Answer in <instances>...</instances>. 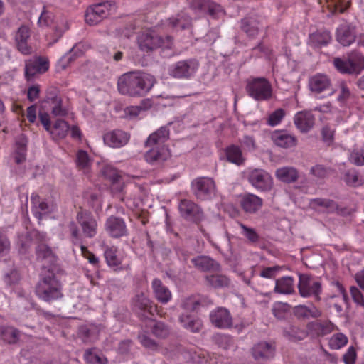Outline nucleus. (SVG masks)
Listing matches in <instances>:
<instances>
[{
	"instance_id": "3c124183",
	"label": "nucleus",
	"mask_w": 364,
	"mask_h": 364,
	"mask_svg": "<svg viewBox=\"0 0 364 364\" xmlns=\"http://www.w3.org/2000/svg\"><path fill=\"white\" fill-rule=\"evenodd\" d=\"M213 19H218L225 16V12L222 7L211 1H209L208 6H207L206 11Z\"/></svg>"
},
{
	"instance_id": "393cba45",
	"label": "nucleus",
	"mask_w": 364,
	"mask_h": 364,
	"mask_svg": "<svg viewBox=\"0 0 364 364\" xmlns=\"http://www.w3.org/2000/svg\"><path fill=\"white\" fill-rule=\"evenodd\" d=\"M46 38L49 41L48 45L52 46L56 43L69 29L68 24H43Z\"/></svg>"
},
{
	"instance_id": "c756f323",
	"label": "nucleus",
	"mask_w": 364,
	"mask_h": 364,
	"mask_svg": "<svg viewBox=\"0 0 364 364\" xmlns=\"http://www.w3.org/2000/svg\"><path fill=\"white\" fill-rule=\"evenodd\" d=\"M181 355L186 362L192 361L196 363L203 364L207 362L208 353L203 350H196L194 348H182L180 350Z\"/></svg>"
},
{
	"instance_id": "4c0bfd02",
	"label": "nucleus",
	"mask_w": 364,
	"mask_h": 364,
	"mask_svg": "<svg viewBox=\"0 0 364 364\" xmlns=\"http://www.w3.org/2000/svg\"><path fill=\"white\" fill-rule=\"evenodd\" d=\"M331 39L330 32L327 30H318L309 35V41L315 47L326 46Z\"/></svg>"
},
{
	"instance_id": "c9c22d12",
	"label": "nucleus",
	"mask_w": 364,
	"mask_h": 364,
	"mask_svg": "<svg viewBox=\"0 0 364 364\" xmlns=\"http://www.w3.org/2000/svg\"><path fill=\"white\" fill-rule=\"evenodd\" d=\"M191 262L196 268L203 272L217 269L219 267L215 260L207 256H198L193 258Z\"/></svg>"
},
{
	"instance_id": "9d476101",
	"label": "nucleus",
	"mask_w": 364,
	"mask_h": 364,
	"mask_svg": "<svg viewBox=\"0 0 364 364\" xmlns=\"http://www.w3.org/2000/svg\"><path fill=\"white\" fill-rule=\"evenodd\" d=\"M199 67L198 62L195 59L181 60L172 65L169 68V74L174 78L188 79L195 75Z\"/></svg>"
},
{
	"instance_id": "6ab92c4d",
	"label": "nucleus",
	"mask_w": 364,
	"mask_h": 364,
	"mask_svg": "<svg viewBox=\"0 0 364 364\" xmlns=\"http://www.w3.org/2000/svg\"><path fill=\"white\" fill-rule=\"evenodd\" d=\"M129 139V134L121 129L109 131L103 136L105 144L112 148H121L125 146Z\"/></svg>"
},
{
	"instance_id": "c85d7f7f",
	"label": "nucleus",
	"mask_w": 364,
	"mask_h": 364,
	"mask_svg": "<svg viewBox=\"0 0 364 364\" xmlns=\"http://www.w3.org/2000/svg\"><path fill=\"white\" fill-rule=\"evenodd\" d=\"M102 175L112 183V191L114 193L123 191L124 186L119 182L121 176L115 168L110 166H105L102 169Z\"/></svg>"
},
{
	"instance_id": "f3484780",
	"label": "nucleus",
	"mask_w": 364,
	"mask_h": 364,
	"mask_svg": "<svg viewBox=\"0 0 364 364\" xmlns=\"http://www.w3.org/2000/svg\"><path fill=\"white\" fill-rule=\"evenodd\" d=\"M275 350L273 343L262 341L252 347V355L256 361L263 364L274 358Z\"/></svg>"
},
{
	"instance_id": "4468645a",
	"label": "nucleus",
	"mask_w": 364,
	"mask_h": 364,
	"mask_svg": "<svg viewBox=\"0 0 364 364\" xmlns=\"http://www.w3.org/2000/svg\"><path fill=\"white\" fill-rule=\"evenodd\" d=\"M49 69V61L44 57H37L33 60L26 61L25 77L27 81L31 80L36 75L42 74Z\"/></svg>"
},
{
	"instance_id": "79ce46f5",
	"label": "nucleus",
	"mask_w": 364,
	"mask_h": 364,
	"mask_svg": "<svg viewBox=\"0 0 364 364\" xmlns=\"http://www.w3.org/2000/svg\"><path fill=\"white\" fill-rule=\"evenodd\" d=\"M19 336L18 331L11 326H0V338L8 343H15Z\"/></svg>"
},
{
	"instance_id": "774afa93",
	"label": "nucleus",
	"mask_w": 364,
	"mask_h": 364,
	"mask_svg": "<svg viewBox=\"0 0 364 364\" xmlns=\"http://www.w3.org/2000/svg\"><path fill=\"white\" fill-rule=\"evenodd\" d=\"M350 161L357 166L364 165V151L363 150L353 151L350 154Z\"/></svg>"
},
{
	"instance_id": "ddd939ff",
	"label": "nucleus",
	"mask_w": 364,
	"mask_h": 364,
	"mask_svg": "<svg viewBox=\"0 0 364 364\" xmlns=\"http://www.w3.org/2000/svg\"><path fill=\"white\" fill-rule=\"evenodd\" d=\"M133 306L135 311H139V314H148L150 316L156 314L161 317L163 316L157 305L154 304L144 292L137 294L135 296L133 299Z\"/></svg>"
},
{
	"instance_id": "f257e3e1",
	"label": "nucleus",
	"mask_w": 364,
	"mask_h": 364,
	"mask_svg": "<svg viewBox=\"0 0 364 364\" xmlns=\"http://www.w3.org/2000/svg\"><path fill=\"white\" fill-rule=\"evenodd\" d=\"M156 82L154 76L139 72H129L121 75L117 82L120 94L130 97L145 96Z\"/></svg>"
},
{
	"instance_id": "2f4dec72",
	"label": "nucleus",
	"mask_w": 364,
	"mask_h": 364,
	"mask_svg": "<svg viewBox=\"0 0 364 364\" xmlns=\"http://www.w3.org/2000/svg\"><path fill=\"white\" fill-rule=\"evenodd\" d=\"M70 129V126L67 122L63 119H57L53 123L50 131L48 132L50 134L51 138L54 141H58L64 139Z\"/></svg>"
},
{
	"instance_id": "a878e982",
	"label": "nucleus",
	"mask_w": 364,
	"mask_h": 364,
	"mask_svg": "<svg viewBox=\"0 0 364 364\" xmlns=\"http://www.w3.org/2000/svg\"><path fill=\"white\" fill-rule=\"evenodd\" d=\"M294 124L301 132H309L314 125L315 118L310 112H299L294 117Z\"/></svg>"
},
{
	"instance_id": "9b49d317",
	"label": "nucleus",
	"mask_w": 364,
	"mask_h": 364,
	"mask_svg": "<svg viewBox=\"0 0 364 364\" xmlns=\"http://www.w3.org/2000/svg\"><path fill=\"white\" fill-rule=\"evenodd\" d=\"M115 9L113 1H104L89 6L85 14L86 23H100L105 19L112 10Z\"/></svg>"
},
{
	"instance_id": "5701e85b",
	"label": "nucleus",
	"mask_w": 364,
	"mask_h": 364,
	"mask_svg": "<svg viewBox=\"0 0 364 364\" xmlns=\"http://www.w3.org/2000/svg\"><path fill=\"white\" fill-rule=\"evenodd\" d=\"M30 34V28L28 25L22 24L18 28L15 37L18 50L25 55H29L32 52L31 47L28 44Z\"/></svg>"
},
{
	"instance_id": "69168bd1",
	"label": "nucleus",
	"mask_w": 364,
	"mask_h": 364,
	"mask_svg": "<svg viewBox=\"0 0 364 364\" xmlns=\"http://www.w3.org/2000/svg\"><path fill=\"white\" fill-rule=\"evenodd\" d=\"M334 129L328 126H325L321 130L322 139L324 142L330 145L333 141Z\"/></svg>"
},
{
	"instance_id": "e2e57ef3",
	"label": "nucleus",
	"mask_w": 364,
	"mask_h": 364,
	"mask_svg": "<svg viewBox=\"0 0 364 364\" xmlns=\"http://www.w3.org/2000/svg\"><path fill=\"white\" fill-rule=\"evenodd\" d=\"M139 340L141 345L150 350H156L158 348L157 343L152 339H151L149 337H148L146 335L141 334L139 336Z\"/></svg>"
},
{
	"instance_id": "0e129e2a",
	"label": "nucleus",
	"mask_w": 364,
	"mask_h": 364,
	"mask_svg": "<svg viewBox=\"0 0 364 364\" xmlns=\"http://www.w3.org/2000/svg\"><path fill=\"white\" fill-rule=\"evenodd\" d=\"M280 269L281 267L279 266L265 267L260 272L259 276L263 278L272 279Z\"/></svg>"
},
{
	"instance_id": "aec40b11",
	"label": "nucleus",
	"mask_w": 364,
	"mask_h": 364,
	"mask_svg": "<svg viewBox=\"0 0 364 364\" xmlns=\"http://www.w3.org/2000/svg\"><path fill=\"white\" fill-rule=\"evenodd\" d=\"M211 323L219 328H228L232 325V318L229 311L223 307L211 311L210 314Z\"/></svg>"
},
{
	"instance_id": "7ed1b4c3",
	"label": "nucleus",
	"mask_w": 364,
	"mask_h": 364,
	"mask_svg": "<svg viewBox=\"0 0 364 364\" xmlns=\"http://www.w3.org/2000/svg\"><path fill=\"white\" fill-rule=\"evenodd\" d=\"M169 134V129L163 126L149 136L144 144L146 148H149L144 156L147 162L158 163L166 161L170 156L168 149L164 144Z\"/></svg>"
},
{
	"instance_id": "6e6d98bb",
	"label": "nucleus",
	"mask_w": 364,
	"mask_h": 364,
	"mask_svg": "<svg viewBox=\"0 0 364 364\" xmlns=\"http://www.w3.org/2000/svg\"><path fill=\"white\" fill-rule=\"evenodd\" d=\"M11 248V242L8 237L0 230V259L6 256Z\"/></svg>"
},
{
	"instance_id": "20e7f679",
	"label": "nucleus",
	"mask_w": 364,
	"mask_h": 364,
	"mask_svg": "<svg viewBox=\"0 0 364 364\" xmlns=\"http://www.w3.org/2000/svg\"><path fill=\"white\" fill-rule=\"evenodd\" d=\"M35 293L39 299L52 302L63 298V284L53 272L48 271L41 275Z\"/></svg>"
},
{
	"instance_id": "680f3d73",
	"label": "nucleus",
	"mask_w": 364,
	"mask_h": 364,
	"mask_svg": "<svg viewBox=\"0 0 364 364\" xmlns=\"http://www.w3.org/2000/svg\"><path fill=\"white\" fill-rule=\"evenodd\" d=\"M311 173L318 178H326L328 173L329 170L323 165H316L311 168Z\"/></svg>"
},
{
	"instance_id": "bf43d9fd",
	"label": "nucleus",
	"mask_w": 364,
	"mask_h": 364,
	"mask_svg": "<svg viewBox=\"0 0 364 364\" xmlns=\"http://www.w3.org/2000/svg\"><path fill=\"white\" fill-rule=\"evenodd\" d=\"M74 245L80 247L82 257L87 259L91 264H98L99 259L87 249L85 243Z\"/></svg>"
},
{
	"instance_id": "37998d69",
	"label": "nucleus",
	"mask_w": 364,
	"mask_h": 364,
	"mask_svg": "<svg viewBox=\"0 0 364 364\" xmlns=\"http://www.w3.org/2000/svg\"><path fill=\"white\" fill-rule=\"evenodd\" d=\"M205 280L209 286L215 289L227 287L230 284L229 278L223 274L207 275Z\"/></svg>"
},
{
	"instance_id": "58836bf2",
	"label": "nucleus",
	"mask_w": 364,
	"mask_h": 364,
	"mask_svg": "<svg viewBox=\"0 0 364 364\" xmlns=\"http://www.w3.org/2000/svg\"><path fill=\"white\" fill-rule=\"evenodd\" d=\"M46 100L48 102L53 105L52 107V114L53 115L63 117L67 114V110L62 107L61 98L56 92L48 93L46 96Z\"/></svg>"
},
{
	"instance_id": "4d7b16f0",
	"label": "nucleus",
	"mask_w": 364,
	"mask_h": 364,
	"mask_svg": "<svg viewBox=\"0 0 364 364\" xmlns=\"http://www.w3.org/2000/svg\"><path fill=\"white\" fill-rule=\"evenodd\" d=\"M239 225L242 230L241 234L244 235L250 242H257L259 240V235L253 228H248L241 223H239Z\"/></svg>"
},
{
	"instance_id": "39448f33",
	"label": "nucleus",
	"mask_w": 364,
	"mask_h": 364,
	"mask_svg": "<svg viewBox=\"0 0 364 364\" xmlns=\"http://www.w3.org/2000/svg\"><path fill=\"white\" fill-rule=\"evenodd\" d=\"M137 43L141 50L148 53L157 48L163 51L170 50L173 47V40L170 36L163 37L154 30H146L139 35Z\"/></svg>"
},
{
	"instance_id": "e433bc0d",
	"label": "nucleus",
	"mask_w": 364,
	"mask_h": 364,
	"mask_svg": "<svg viewBox=\"0 0 364 364\" xmlns=\"http://www.w3.org/2000/svg\"><path fill=\"white\" fill-rule=\"evenodd\" d=\"M283 335L291 341H299L306 338L308 333L297 326L291 325L284 328Z\"/></svg>"
},
{
	"instance_id": "bb28decb",
	"label": "nucleus",
	"mask_w": 364,
	"mask_h": 364,
	"mask_svg": "<svg viewBox=\"0 0 364 364\" xmlns=\"http://www.w3.org/2000/svg\"><path fill=\"white\" fill-rule=\"evenodd\" d=\"M308 330L316 336H323L337 329V326L329 321H317L307 325Z\"/></svg>"
},
{
	"instance_id": "b1692460",
	"label": "nucleus",
	"mask_w": 364,
	"mask_h": 364,
	"mask_svg": "<svg viewBox=\"0 0 364 364\" xmlns=\"http://www.w3.org/2000/svg\"><path fill=\"white\" fill-rule=\"evenodd\" d=\"M271 137L277 146L284 149L292 148L297 144L296 137L284 130L274 132Z\"/></svg>"
},
{
	"instance_id": "ea45409f",
	"label": "nucleus",
	"mask_w": 364,
	"mask_h": 364,
	"mask_svg": "<svg viewBox=\"0 0 364 364\" xmlns=\"http://www.w3.org/2000/svg\"><path fill=\"white\" fill-rule=\"evenodd\" d=\"M27 142V139L24 136H21L16 142L14 160L18 164L23 163L26 159Z\"/></svg>"
},
{
	"instance_id": "f8f14e48",
	"label": "nucleus",
	"mask_w": 364,
	"mask_h": 364,
	"mask_svg": "<svg viewBox=\"0 0 364 364\" xmlns=\"http://www.w3.org/2000/svg\"><path fill=\"white\" fill-rule=\"evenodd\" d=\"M309 88L315 95L333 93L331 87V82L328 75L321 73H316L309 77Z\"/></svg>"
},
{
	"instance_id": "f03ea898",
	"label": "nucleus",
	"mask_w": 364,
	"mask_h": 364,
	"mask_svg": "<svg viewBox=\"0 0 364 364\" xmlns=\"http://www.w3.org/2000/svg\"><path fill=\"white\" fill-rule=\"evenodd\" d=\"M76 220L81 228V232L75 222L71 221L68 225L70 240L73 245L85 243V238L92 239L95 237L98 225L91 213L80 210L77 213Z\"/></svg>"
},
{
	"instance_id": "dca6fc26",
	"label": "nucleus",
	"mask_w": 364,
	"mask_h": 364,
	"mask_svg": "<svg viewBox=\"0 0 364 364\" xmlns=\"http://www.w3.org/2000/svg\"><path fill=\"white\" fill-rule=\"evenodd\" d=\"M178 208L181 215L186 220L197 223L200 222L203 218V213L201 208L196 203L190 200H181Z\"/></svg>"
},
{
	"instance_id": "49530a36",
	"label": "nucleus",
	"mask_w": 364,
	"mask_h": 364,
	"mask_svg": "<svg viewBox=\"0 0 364 364\" xmlns=\"http://www.w3.org/2000/svg\"><path fill=\"white\" fill-rule=\"evenodd\" d=\"M117 250L114 247H108L105 251V258L108 266L116 267L121 263V259L117 256Z\"/></svg>"
},
{
	"instance_id": "2eb2a0df",
	"label": "nucleus",
	"mask_w": 364,
	"mask_h": 364,
	"mask_svg": "<svg viewBox=\"0 0 364 364\" xmlns=\"http://www.w3.org/2000/svg\"><path fill=\"white\" fill-rule=\"evenodd\" d=\"M250 183L257 189L262 191H269L273 185L271 176L262 169H255L248 176Z\"/></svg>"
},
{
	"instance_id": "8fccbe9b",
	"label": "nucleus",
	"mask_w": 364,
	"mask_h": 364,
	"mask_svg": "<svg viewBox=\"0 0 364 364\" xmlns=\"http://www.w3.org/2000/svg\"><path fill=\"white\" fill-rule=\"evenodd\" d=\"M352 93L345 82H341L338 87V102L341 105H346L351 98Z\"/></svg>"
},
{
	"instance_id": "4be33fe9",
	"label": "nucleus",
	"mask_w": 364,
	"mask_h": 364,
	"mask_svg": "<svg viewBox=\"0 0 364 364\" xmlns=\"http://www.w3.org/2000/svg\"><path fill=\"white\" fill-rule=\"evenodd\" d=\"M336 37L337 41L342 46H349L355 40V27L353 24H340Z\"/></svg>"
},
{
	"instance_id": "0eeeda50",
	"label": "nucleus",
	"mask_w": 364,
	"mask_h": 364,
	"mask_svg": "<svg viewBox=\"0 0 364 364\" xmlns=\"http://www.w3.org/2000/svg\"><path fill=\"white\" fill-rule=\"evenodd\" d=\"M333 65L343 74H360L364 70V55L360 53L351 52L346 59L336 58Z\"/></svg>"
},
{
	"instance_id": "338daca9",
	"label": "nucleus",
	"mask_w": 364,
	"mask_h": 364,
	"mask_svg": "<svg viewBox=\"0 0 364 364\" xmlns=\"http://www.w3.org/2000/svg\"><path fill=\"white\" fill-rule=\"evenodd\" d=\"M345 181L347 184L353 186L361 184V180L359 179L358 173L355 171L348 172L345 176Z\"/></svg>"
},
{
	"instance_id": "09e8293b",
	"label": "nucleus",
	"mask_w": 364,
	"mask_h": 364,
	"mask_svg": "<svg viewBox=\"0 0 364 364\" xmlns=\"http://www.w3.org/2000/svg\"><path fill=\"white\" fill-rule=\"evenodd\" d=\"M77 166L80 170L86 173L90 166V160L87 153L85 151L80 150L77 154Z\"/></svg>"
},
{
	"instance_id": "a19ab883",
	"label": "nucleus",
	"mask_w": 364,
	"mask_h": 364,
	"mask_svg": "<svg viewBox=\"0 0 364 364\" xmlns=\"http://www.w3.org/2000/svg\"><path fill=\"white\" fill-rule=\"evenodd\" d=\"M225 155L227 160L230 163L241 165L244 161L242 151L236 145L228 146L225 149Z\"/></svg>"
},
{
	"instance_id": "de8ad7c7",
	"label": "nucleus",
	"mask_w": 364,
	"mask_h": 364,
	"mask_svg": "<svg viewBox=\"0 0 364 364\" xmlns=\"http://www.w3.org/2000/svg\"><path fill=\"white\" fill-rule=\"evenodd\" d=\"M289 307L286 303L277 302L272 306V314L278 319H284L289 314Z\"/></svg>"
},
{
	"instance_id": "c03bdc74",
	"label": "nucleus",
	"mask_w": 364,
	"mask_h": 364,
	"mask_svg": "<svg viewBox=\"0 0 364 364\" xmlns=\"http://www.w3.org/2000/svg\"><path fill=\"white\" fill-rule=\"evenodd\" d=\"M85 360L88 364H107V358L95 352L92 348L87 349L84 353Z\"/></svg>"
},
{
	"instance_id": "cd10ccee",
	"label": "nucleus",
	"mask_w": 364,
	"mask_h": 364,
	"mask_svg": "<svg viewBox=\"0 0 364 364\" xmlns=\"http://www.w3.org/2000/svg\"><path fill=\"white\" fill-rule=\"evenodd\" d=\"M151 287L155 298L161 304H167L171 300V291L159 279H154L152 281Z\"/></svg>"
},
{
	"instance_id": "412c9836",
	"label": "nucleus",
	"mask_w": 364,
	"mask_h": 364,
	"mask_svg": "<svg viewBox=\"0 0 364 364\" xmlns=\"http://www.w3.org/2000/svg\"><path fill=\"white\" fill-rule=\"evenodd\" d=\"M31 199L33 204L32 213L39 220L43 215L50 213L55 209V205L53 202L40 201L39 196L34 193L31 194Z\"/></svg>"
},
{
	"instance_id": "a211bd4d",
	"label": "nucleus",
	"mask_w": 364,
	"mask_h": 364,
	"mask_svg": "<svg viewBox=\"0 0 364 364\" xmlns=\"http://www.w3.org/2000/svg\"><path fill=\"white\" fill-rule=\"evenodd\" d=\"M107 234L113 238H119L127 235V228L124 220L119 217L108 218L105 224Z\"/></svg>"
},
{
	"instance_id": "7c9ffc66",
	"label": "nucleus",
	"mask_w": 364,
	"mask_h": 364,
	"mask_svg": "<svg viewBox=\"0 0 364 364\" xmlns=\"http://www.w3.org/2000/svg\"><path fill=\"white\" fill-rule=\"evenodd\" d=\"M240 203L246 213H254L262 206V200L256 195L248 193L242 196Z\"/></svg>"
},
{
	"instance_id": "423d86ee",
	"label": "nucleus",
	"mask_w": 364,
	"mask_h": 364,
	"mask_svg": "<svg viewBox=\"0 0 364 364\" xmlns=\"http://www.w3.org/2000/svg\"><path fill=\"white\" fill-rule=\"evenodd\" d=\"M245 89L248 95L257 101L269 100L273 95L272 84L263 77L249 79Z\"/></svg>"
},
{
	"instance_id": "603ef678",
	"label": "nucleus",
	"mask_w": 364,
	"mask_h": 364,
	"mask_svg": "<svg viewBox=\"0 0 364 364\" xmlns=\"http://www.w3.org/2000/svg\"><path fill=\"white\" fill-rule=\"evenodd\" d=\"M310 205L315 208L316 206H321L326 209L327 211H331L336 208V203L330 199L315 198L311 200Z\"/></svg>"
},
{
	"instance_id": "a18cd8bd",
	"label": "nucleus",
	"mask_w": 364,
	"mask_h": 364,
	"mask_svg": "<svg viewBox=\"0 0 364 364\" xmlns=\"http://www.w3.org/2000/svg\"><path fill=\"white\" fill-rule=\"evenodd\" d=\"M348 337L342 333H337L333 334L328 341V346L333 350H338L344 347L348 343Z\"/></svg>"
},
{
	"instance_id": "052dcab7",
	"label": "nucleus",
	"mask_w": 364,
	"mask_h": 364,
	"mask_svg": "<svg viewBox=\"0 0 364 364\" xmlns=\"http://www.w3.org/2000/svg\"><path fill=\"white\" fill-rule=\"evenodd\" d=\"M199 306L198 300L193 296L185 299L181 304V307L187 311H194Z\"/></svg>"
},
{
	"instance_id": "864d4df0",
	"label": "nucleus",
	"mask_w": 364,
	"mask_h": 364,
	"mask_svg": "<svg viewBox=\"0 0 364 364\" xmlns=\"http://www.w3.org/2000/svg\"><path fill=\"white\" fill-rule=\"evenodd\" d=\"M286 114L285 111L279 108L269 115L267 124L272 127L277 126L281 123Z\"/></svg>"
},
{
	"instance_id": "473e14b6",
	"label": "nucleus",
	"mask_w": 364,
	"mask_h": 364,
	"mask_svg": "<svg viewBox=\"0 0 364 364\" xmlns=\"http://www.w3.org/2000/svg\"><path fill=\"white\" fill-rule=\"evenodd\" d=\"M179 322L184 328L192 333L199 332L203 327V323L200 318L189 314H181L179 317Z\"/></svg>"
},
{
	"instance_id": "6e6552de",
	"label": "nucleus",
	"mask_w": 364,
	"mask_h": 364,
	"mask_svg": "<svg viewBox=\"0 0 364 364\" xmlns=\"http://www.w3.org/2000/svg\"><path fill=\"white\" fill-rule=\"evenodd\" d=\"M191 189L197 199L207 200L215 196L217 189L215 181L209 177H198L191 182Z\"/></svg>"
},
{
	"instance_id": "1a4fd4ad",
	"label": "nucleus",
	"mask_w": 364,
	"mask_h": 364,
	"mask_svg": "<svg viewBox=\"0 0 364 364\" xmlns=\"http://www.w3.org/2000/svg\"><path fill=\"white\" fill-rule=\"evenodd\" d=\"M298 289L301 297H312L316 301L321 300V294L322 293L321 282L307 274L299 275Z\"/></svg>"
},
{
	"instance_id": "f704fd0d",
	"label": "nucleus",
	"mask_w": 364,
	"mask_h": 364,
	"mask_svg": "<svg viewBox=\"0 0 364 364\" xmlns=\"http://www.w3.org/2000/svg\"><path fill=\"white\" fill-rule=\"evenodd\" d=\"M274 292L282 294H291L294 291V279L291 277H282L276 280Z\"/></svg>"
},
{
	"instance_id": "5fc2aeb1",
	"label": "nucleus",
	"mask_w": 364,
	"mask_h": 364,
	"mask_svg": "<svg viewBox=\"0 0 364 364\" xmlns=\"http://www.w3.org/2000/svg\"><path fill=\"white\" fill-rule=\"evenodd\" d=\"M36 255L39 259H46L53 257L52 250L46 244H39L36 250Z\"/></svg>"
},
{
	"instance_id": "13d9d810",
	"label": "nucleus",
	"mask_w": 364,
	"mask_h": 364,
	"mask_svg": "<svg viewBox=\"0 0 364 364\" xmlns=\"http://www.w3.org/2000/svg\"><path fill=\"white\" fill-rule=\"evenodd\" d=\"M153 334L158 338H166L169 334V329L162 322H156L152 328Z\"/></svg>"
},
{
	"instance_id": "72a5a7b5",
	"label": "nucleus",
	"mask_w": 364,
	"mask_h": 364,
	"mask_svg": "<svg viewBox=\"0 0 364 364\" xmlns=\"http://www.w3.org/2000/svg\"><path fill=\"white\" fill-rule=\"evenodd\" d=\"M275 176L282 182L291 183L297 181L299 172L294 167L285 166L278 168L275 172Z\"/></svg>"
}]
</instances>
